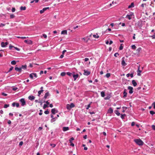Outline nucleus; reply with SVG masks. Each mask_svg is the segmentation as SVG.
I'll use <instances>...</instances> for the list:
<instances>
[{"label": "nucleus", "instance_id": "49", "mask_svg": "<svg viewBox=\"0 0 155 155\" xmlns=\"http://www.w3.org/2000/svg\"><path fill=\"white\" fill-rule=\"evenodd\" d=\"M146 5V4H142L141 5V6L142 8H144V6Z\"/></svg>", "mask_w": 155, "mask_h": 155}, {"label": "nucleus", "instance_id": "38", "mask_svg": "<svg viewBox=\"0 0 155 155\" xmlns=\"http://www.w3.org/2000/svg\"><path fill=\"white\" fill-rule=\"evenodd\" d=\"M131 48H132V49H135L136 48V46H135V45H133L132 46H131Z\"/></svg>", "mask_w": 155, "mask_h": 155}, {"label": "nucleus", "instance_id": "36", "mask_svg": "<svg viewBox=\"0 0 155 155\" xmlns=\"http://www.w3.org/2000/svg\"><path fill=\"white\" fill-rule=\"evenodd\" d=\"M110 73H107V74L105 75V76H106L107 78H109V77H110Z\"/></svg>", "mask_w": 155, "mask_h": 155}, {"label": "nucleus", "instance_id": "14", "mask_svg": "<svg viewBox=\"0 0 155 155\" xmlns=\"http://www.w3.org/2000/svg\"><path fill=\"white\" fill-rule=\"evenodd\" d=\"M35 98V97L31 95L28 97L29 99L31 101L34 100Z\"/></svg>", "mask_w": 155, "mask_h": 155}, {"label": "nucleus", "instance_id": "39", "mask_svg": "<svg viewBox=\"0 0 155 155\" xmlns=\"http://www.w3.org/2000/svg\"><path fill=\"white\" fill-rule=\"evenodd\" d=\"M71 107V108L73 107H74V104L73 103H71L70 105Z\"/></svg>", "mask_w": 155, "mask_h": 155}, {"label": "nucleus", "instance_id": "32", "mask_svg": "<svg viewBox=\"0 0 155 155\" xmlns=\"http://www.w3.org/2000/svg\"><path fill=\"white\" fill-rule=\"evenodd\" d=\"M43 91V90H41L39 91L38 92V96H39L42 93Z\"/></svg>", "mask_w": 155, "mask_h": 155}, {"label": "nucleus", "instance_id": "30", "mask_svg": "<svg viewBox=\"0 0 155 155\" xmlns=\"http://www.w3.org/2000/svg\"><path fill=\"white\" fill-rule=\"evenodd\" d=\"M66 73L65 72H62L61 74V75L62 77H64L65 76Z\"/></svg>", "mask_w": 155, "mask_h": 155}, {"label": "nucleus", "instance_id": "16", "mask_svg": "<svg viewBox=\"0 0 155 155\" xmlns=\"http://www.w3.org/2000/svg\"><path fill=\"white\" fill-rule=\"evenodd\" d=\"M51 112L53 114H55L56 112H57V110H56L55 108H53L51 110Z\"/></svg>", "mask_w": 155, "mask_h": 155}, {"label": "nucleus", "instance_id": "35", "mask_svg": "<svg viewBox=\"0 0 155 155\" xmlns=\"http://www.w3.org/2000/svg\"><path fill=\"white\" fill-rule=\"evenodd\" d=\"M93 37L94 38H98L99 37V36H98V35L96 36L95 35H93Z\"/></svg>", "mask_w": 155, "mask_h": 155}, {"label": "nucleus", "instance_id": "21", "mask_svg": "<svg viewBox=\"0 0 155 155\" xmlns=\"http://www.w3.org/2000/svg\"><path fill=\"white\" fill-rule=\"evenodd\" d=\"M132 83L133 85H134V87L136 86L137 85V83L134 80H132Z\"/></svg>", "mask_w": 155, "mask_h": 155}, {"label": "nucleus", "instance_id": "19", "mask_svg": "<svg viewBox=\"0 0 155 155\" xmlns=\"http://www.w3.org/2000/svg\"><path fill=\"white\" fill-rule=\"evenodd\" d=\"M134 6V3L133 2H132L131 3V4L128 6V8H131L133 7Z\"/></svg>", "mask_w": 155, "mask_h": 155}, {"label": "nucleus", "instance_id": "60", "mask_svg": "<svg viewBox=\"0 0 155 155\" xmlns=\"http://www.w3.org/2000/svg\"><path fill=\"white\" fill-rule=\"evenodd\" d=\"M5 26V24H3V23H1L0 25V27H1V26Z\"/></svg>", "mask_w": 155, "mask_h": 155}, {"label": "nucleus", "instance_id": "48", "mask_svg": "<svg viewBox=\"0 0 155 155\" xmlns=\"http://www.w3.org/2000/svg\"><path fill=\"white\" fill-rule=\"evenodd\" d=\"M14 46H12V45H10L9 46V48L10 50L12 49V48H14Z\"/></svg>", "mask_w": 155, "mask_h": 155}, {"label": "nucleus", "instance_id": "25", "mask_svg": "<svg viewBox=\"0 0 155 155\" xmlns=\"http://www.w3.org/2000/svg\"><path fill=\"white\" fill-rule=\"evenodd\" d=\"M101 96L102 97H104V96H105V93L104 92V91H102L101 92Z\"/></svg>", "mask_w": 155, "mask_h": 155}, {"label": "nucleus", "instance_id": "44", "mask_svg": "<svg viewBox=\"0 0 155 155\" xmlns=\"http://www.w3.org/2000/svg\"><path fill=\"white\" fill-rule=\"evenodd\" d=\"M12 89L13 90L15 91L18 89V88L17 87H14L12 88Z\"/></svg>", "mask_w": 155, "mask_h": 155}, {"label": "nucleus", "instance_id": "53", "mask_svg": "<svg viewBox=\"0 0 155 155\" xmlns=\"http://www.w3.org/2000/svg\"><path fill=\"white\" fill-rule=\"evenodd\" d=\"M135 124V123L134 122H133L131 123V125L132 126H134Z\"/></svg>", "mask_w": 155, "mask_h": 155}, {"label": "nucleus", "instance_id": "61", "mask_svg": "<svg viewBox=\"0 0 155 155\" xmlns=\"http://www.w3.org/2000/svg\"><path fill=\"white\" fill-rule=\"evenodd\" d=\"M66 52V50H64L63 51H62V54H64V53Z\"/></svg>", "mask_w": 155, "mask_h": 155}, {"label": "nucleus", "instance_id": "43", "mask_svg": "<svg viewBox=\"0 0 155 155\" xmlns=\"http://www.w3.org/2000/svg\"><path fill=\"white\" fill-rule=\"evenodd\" d=\"M9 106V104H5L4 105V107L5 108H7Z\"/></svg>", "mask_w": 155, "mask_h": 155}, {"label": "nucleus", "instance_id": "11", "mask_svg": "<svg viewBox=\"0 0 155 155\" xmlns=\"http://www.w3.org/2000/svg\"><path fill=\"white\" fill-rule=\"evenodd\" d=\"M24 42L28 44H32V42L31 40L28 41L27 40H25Z\"/></svg>", "mask_w": 155, "mask_h": 155}, {"label": "nucleus", "instance_id": "26", "mask_svg": "<svg viewBox=\"0 0 155 155\" xmlns=\"http://www.w3.org/2000/svg\"><path fill=\"white\" fill-rule=\"evenodd\" d=\"M66 108L68 110H70L71 108L70 105V104H68L67 105Z\"/></svg>", "mask_w": 155, "mask_h": 155}, {"label": "nucleus", "instance_id": "20", "mask_svg": "<svg viewBox=\"0 0 155 155\" xmlns=\"http://www.w3.org/2000/svg\"><path fill=\"white\" fill-rule=\"evenodd\" d=\"M61 34L67 35V31L66 30H65L62 31L61 32Z\"/></svg>", "mask_w": 155, "mask_h": 155}, {"label": "nucleus", "instance_id": "6", "mask_svg": "<svg viewBox=\"0 0 155 155\" xmlns=\"http://www.w3.org/2000/svg\"><path fill=\"white\" fill-rule=\"evenodd\" d=\"M49 7H46L44 8L42 10H41L40 11V13L41 14L44 12L46 10L48 9H49Z\"/></svg>", "mask_w": 155, "mask_h": 155}, {"label": "nucleus", "instance_id": "62", "mask_svg": "<svg viewBox=\"0 0 155 155\" xmlns=\"http://www.w3.org/2000/svg\"><path fill=\"white\" fill-rule=\"evenodd\" d=\"M89 60V59L87 58H85L84 59L85 61H87Z\"/></svg>", "mask_w": 155, "mask_h": 155}, {"label": "nucleus", "instance_id": "45", "mask_svg": "<svg viewBox=\"0 0 155 155\" xmlns=\"http://www.w3.org/2000/svg\"><path fill=\"white\" fill-rule=\"evenodd\" d=\"M74 140V138L73 137H72L69 140V141L70 143H72V141Z\"/></svg>", "mask_w": 155, "mask_h": 155}, {"label": "nucleus", "instance_id": "2", "mask_svg": "<svg viewBox=\"0 0 155 155\" xmlns=\"http://www.w3.org/2000/svg\"><path fill=\"white\" fill-rule=\"evenodd\" d=\"M19 101L21 103V105L22 106H24L26 105L25 101L24 98L21 99Z\"/></svg>", "mask_w": 155, "mask_h": 155}, {"label": "nucleus", "instance_id": "50", "mask_svg": "<svg viewBox=\"0 0 155 155\" xmlns=\"http://www.w3.org/2000/svg\"><path fill=\"white\" fill-rule=\"evenodd\" d=\"M43 36L45 38H47V35L45 34H43Z\"/></svg>", "mask_w": 155, "mask_h": 155}, {"label": "nucleus", "instance_id": "64", "mask_svg": "<svg viewBox=\"0 0 155 155\" xmlns=\"http://www.w3.org/2000/svg\"><path fill=\"white\" fill-rule=\"evenodd\" d=\"M153 108L154 109H155V102H154L153 104Z\"/></svg>", "mask_w": 155, "mask_h": 155}, {"label": "nucleus", "instance_id": "27", "mask_svg": "<svg viewBox=\"0 0 155 155\" xmlns=\"http://www.w3.org/2000/svg\"><path fill=\"white\" fill-rule=\"evenodd\" d=\"M17 37L18 38H21L22 39H25L27 38V37H20V36H17Z\"/></svg>", "mask_w": 155, "mask_h": 155}, {"label": "nucleus", "instance_id": "24", "mask_svg": "<svg viewBox=\"0 0 155 155\" xmlns=\"http://www.w3.org/2000/svg\"><path fill=\"white\" fill-rule=\"evenodd\" d=\"M49 95V93L48 92H47L46 93V94H45V95L44 96V98L45 99H46L47 98V97Z\"/></svg>", "mask_w": 155, "mask_h": 155}, {"label": "nucleus", "instance_id": "31", "mask_svg": "<svg viewBox=\"0 0 155 155\" xmlns=\"http://www.w3.org/2000/svg\"><path fill=\"white\" fill-rule=\"evenodd\" d=\"M115 113H116V114L118 116H119L120 115V113L117 110H116L115 111Z\"/></svg>", "mask_w": 155, "mask_h": 155}, {"label": "nucleus", "instance_id": "34", "mask_svg": "<svg viewBox=\"0 0 155 155\" xmlns=\"http://www.w3.org/2000/svg\"><path fill=\"white\" fill-rule=\"evenodd\" d=\"M122 45H123L122 44H121L120 45V47L119 48V50H122L123 49V47L122 46Z\"/></svg>", "mask_w": 155, "mask_h": 155}, {"label": "nucleus", "instance_id": "18", "mask_svg": "<svg viewBox=\"0 0 155 155\" xmlns=\"http://www.w3.org/2000/svg\"><path fill=\"white\" fill-rule=\"evenodd\" d=\"M69 129L68 127H64L63 128V130L64 131H66Z\"/></svg>", "mask_w": 155, "mask_h": 155}, {"label": "nucleus", "instance_id": "54", "mask_svg": "<svg viewBox=\"0 0 155 155\" xmlns=\"http://www.w3.org/2000/svg\"><path fill=\"white\" fill-rule=\"evenodd\" d=\"M13 68L12 67L11 68H10L8 71V72H10L13 69Z\"/></svg>", "mask_w": 155, "mask_h": 155}, {"label": "nucleus", "instance_id": "22", "mask_svg": "<svg viewBox=\"0 0 155 155\" xmlns=\"http://www.w3.org/2000/svg\"><path fill=\"white\" fill-rule=\"evenodd\" d=\"M26 7L25 6H21L20 8V9L21 10H26Z\"/></svg>", "mask_w": 155, "mask_h": 155}, {"label": "nucleus", "instance_id": "52", "mask_svg": "<svg viewBox=\"0 0 155 155\" xmlns=\"http://www.w3.org/2000/svg\"><path fill=\"white\" fill-rule=\"evenodd\" d=\"M23 141H21V142H20L19 143V145L20 146H22L23 145Z\"/></svg>", "mask_w": 155, "mask_h": 155}, {"label": "nucleus", "instance_id": "13", "mask_svg": "<svg viewBox=\"0 0 155 155\" xmlns=\"http://www.w3.org/2000/svg\"><path fill=\"white\" fill-rule=\"evenodd\" d=\"M113 112V109L110 107L108 110L107 111V113L110 114H112Z\"/></svg>", "mask_w": 155, "mask_h": 155}, {"label": "nucleus", "instance_id": "23", "mask_svg": "<svg viewBox=\"0 0 155 155\" xmlns=\"http://www.w3.org/2000/svg\"><path fill=\"white\" fill-rule=\"evenodd\" d=\"M27 68V65H22L21 67V69H25L26 68Z\"/></svg>", "mask_w": 155, "mask_h": 155}, {"label": "nucleus", "instance_id": "41", "mask_svg": "<svg viewBox=\"0 0 155 155\" xmlns=\"http://www.w3.org/2000/svg\"><path fill=\"white\" fill-rule=\"evenodd\" d=\"M51 146H52L53 147H54L56 146V145L54 144H50Z\"/></svg>", "mask_w": 155, "mask_h": 155}, {"label": "nucleus", "instance_id": "40", "mask_svg": "<svg viewBox=\"0 0 155 155\" xmlns=\"http://www.w3.org/2000/svg\"><path fill=\"white\" fill-rule=\"evenodd\" d=\"M48 107V106L47 105L45 104L44 105L43 108V109H45L46 107Z\"/></svg>", "mask_w": 155, "mask_h": 155}, {"label": "nucleus", "instance_id": "9", "mask_svg": "<svg viewBox=\"0 0 155 155\" xmlns=\"http://www.w3.org/2000/svg\"><path fill=\"white\" fill-rule=\"evenodd\" d=\"M137 75L138 76H140V73L141 72V71L140 70V66H138V69L137 71Z\"/></svg>", "mask_w": 155, "mask_h": 155}, {"label": "nucleus", "instance_id": "33", "mask_svg": "<svg viewBox=\"0 0 155 155\" xmlns=\"http://www.w3.org/2000/svg\"><path fill=\"white\" fill-rule=\"evenodd\" d=\"M78 74H75L74 73L73 78H78Z\"/></svg>", "mask_w": 155, "mask_h": 155}, {"label": "nucleus", "instance_id": "51", "mask_svg": "<svg viewBox=\"0 0 155 155\" xmlns=\"http://www.w3.org/2000/svg\"><path fill=\"white\" fill-rule=\"evenodd\" d=\"M119 55V54L118 53H115L114 54V56L115 57H117V55Z\"/></svg>", "mask_w": 155, "mask_h": 155}, {"label": "nucleus", "instance_id": "57", "mask_svg": "<svg viewBox=\"0 0 155 155\" xmlns=\"http://www.w3.org/2000/svg\"><path fill=\"white\" fill-rule=\"evenodd\" d=\"M14 48L17 51H19L20 50V49L17 47H14Z\"/></svg>", "mask_w": 155, "mask_h": 155}, {"label": "nucleus", "instance_id": "10", "mask_svg": "<svg viewBox=\"0 0 155 155\" xmlns=\"http://www.w3.org/2000/svg\"><path fill=\"white\" fill-rule=\"evenodd\" d=\"M15 70L17 71H18L19 72H21V67L19 68L18 67H15Z\"/></svg>", "mask_w": 155, "mask_h": 155}, {"label": "nucleus", "instance_id": "1", "mask_svg": "<svg viewBox=\"0 0 155 155\" xmlns=\"http://www.w3.org/2000/svg\"><path fill=\"white\" fill-rule=\"evenodd\" d=\"M134 141L139 146L142 145L143 144V141L140 139H134Z\"/></svg>", "mask_w": 155, "mask_h": 155}, {"label": "nucleus", "instance_id": "8", "mask_svg": "<svg viewBox=\"0 0 155 155\" xmlns=\"http://www.w3.org/2000/svg\"><path fill=\"white\" fill-rule=\"evenodd\" d=\"M8 44V42H5L4 43V42H2L1 43V46L2 47H5Z\"/></svg>", "mask_w": 155, "mask_h": 155}, {"label": "nucleus", "instance_id": "4", "mask_svg": "<svg viewBox=\"0 0 155 155\" xmlns=\"http://www.w3.org/2000/svg\"><path fill=\"white\" fill-rule=\"evenodd\" d=\"M84 74L85 75H89L91 73L90 71L87 70H84Z\"/></svg>", "mask_w": 155, "mask_h": 155}, {"label": "nucleus", "instance_id": "63", "mask_svg": "<svg viewBox=\"0 0 155 155\" xmlns=\"http://www.w3.org/2000/svg\"><path fill=\"white\" fill-rule=\"evenodd\" d=\"M151 37L153 38H155V33Z\"/></svg>", "mask_w": 155, "mask_h": 155}, {"label": "nucleus", "instance_id": "42", "mask_svg": "<svg viewBox=\"0 0 155 155\" xmlns=\"http://www.w3.org/2000/svg\"><path fill=\"white\" fill-rule=\"evenodd\" d=\"M150 114H152V115H153V114H154L155 113V112L153 111H150Z\"/></svg>", "mask_w": 155, "mask_h": 155}, {"label": "nucleus", "instance_id": "17", "mask_svg": "<svg viewBox=\"0 0 155 155\" xmlns=\"http://www.w3.org/2000/svg\"><path fill=\"white\" fill-rule=\"evenodd\" d=\"M132 14L130 15H127L126 16V18H128L129 20H130L131 19V17L132 16Z\"/></svg>", "mask_w": 155, "mask_h": 155}, {"label": "nucleus", "instance_id": "46", "mask_svg": "<svg viewBox=\"0 0 155 155\" xmlns=\"http://www.w3.org/2000/svg\"><path fill=\"white\" fill-rule=\"evenodd\" d=\"M125 116V114H121V117L122 118V119H124V116Z\"/></svg>", "mask_w": 155, "mask_h": 155}, {"label": "nucleus", "instance_id": "7", "mask_svg": "<svg viewBox=\"0 0 155 155\" xmlns=\"http://www.w3.org/2000/svg\"><path fill=\"white\" fill-rule=\"evenodd\" d=\"M30 78H33V77H37V74L36 73H32L29 75Z\"/></svg>", "mask_w": 155, "mask_h": 155}, {"label": "nucleus", "instance_id": "56", "mask_svg": "<svg viewBox=\"0 0 155 155\" xmlns=\"http://www.w3.org/2000/svg\"><path fill=\"white\" fill-rule=\"evenodd\" d=\"M2 94L3 95V96H7V94L5 93H2Z\"/></svg>", "mask_w": 155, "mask_h": 155}, {"label": "nucleus", "instance_id": "12", "mask_svg": "<svg viewBox=\"0 0 155 155\" xmlns=\"http://www.w3.org/2000/svg\"><path fill=\"white\" fill-rule=\"evenodd\" d=\"M67 74L69 77H73L74 72L70 73V72H68L67 73Z\"/></svg>", "mask_w": 155, "mask_h": 155}, {"label": "nucleus", "instance_id": "55", "mask_svg": "<svg viewBox=\"0 0 155 155\" xmlns=\"http://www.w3.org/2000/svg\"><path fill=\"white\" fill-rule=\"evenodd\" d=\"M15 105L17 107H18L19 106V104L18 103H15Z\"/></svg>", "mask_w": 155, "mask_h": 155}, {"label": "nucleus", "instance_id": "15", "mask_svg": "<svg viewBox=\"0 0 155 155\" xmlns=\"http://www.w3.org/2000/svg\"><path fill=\"white\" fill-rule=\"evenodd\" d=\"M127 90L126 89H124V97H127Z\"/></svg>", "mask_w": 155, "mask_h": 155}, {"label": "nucleus", "instance_id": "28", "mask_svg": "<svg viewBox=\"0 0 155 155\" xmlns=\"http://www.w3.org/2000/svg\"><path fill=\"white\" fill-rule=\"evenodd\" d=\"M57 117H54V118H52L51 120V122H53L55 121L56 119H57Z\"/></svg>", "mask_w": 155, "mask_h": 155}, {"label": "nucleus", "instance_id": "5", "mask_svg": "<svg viewBox=\"0 0 155 155\" xmlns=\"http://www.w3.org/2000/svg\"><path fill=\"white\" fill-rule=\"evenodd\" d=\"M128 90H129V93L130 94H131L133 93V88L132 87L130 86H129L128 87Z\"/></svg>", "mask_w": 155, "mask_h": 155}, {"label": "nucleus", "instance_id": "3", "mask_svg": "<svg viewBox=\"0 0 155 155\" xmlns=\"http://www.w3.org/2000/svg\"><path fill=\"white\" fill-rule=\"evenodd\" d=\"M125 58L124 57H123L122 59L121 64L123 66H125L127 65V64L125 62Z\"/></svg>", "mask_w": 155, "mask_h": 155}, {"label": "nucleus", "instance_id": "59", "mask_svg": "<svg viewBox=\"0 0 155 155\" xmlns=\"http://www.w3.org/2000/svg\"><path fill=\"white\" fill-rule=\"evenodd\" d=\"M15 8H13L12 9V12H14L15 11Z\"/></svg>", "mask_w": 155, "mask_h": 155}, {"label": "nucleus", "instance_id": "29", "mask_svg": "<svg viewBox=\"0 0 155 155\" xmlns=\"http://www.w3.org/2000/svg\"><path fill=\"white\" fill-rule=\"evenodd\" d=\"M16 63V62L15 61H12L11 62V64L12 65H15Z\"/></svg>", "mask_w": 155, "mask_h": 155}, {"label": "nucleus", "instance_id": "37", "mask_svg": "<svg viewBox=\"0 0 155 155\" xmlns=\"http://www.w3.org/2000/svg\"><path fill=\"white\" fill-rule=\"evenodd\" d=\"M15 17V15L13 14H11L10 15V18H13Z\"/></svg>", "mask_w": 155, "mask_h": 155}, {"label": "nucleus", "instance_id": "58", "mask_svg": "<svg viewBox=\"0 0 155 155\" xmlns=\"http://www.w3.org/2000/svg\"><path fill=\"white\" fill-rule=\"evenodd\" d=\"M152 128L153 129L155 130V125H152Z\"/></svg>", "mask_w": 155, "mask_h": 155}, {"label": "nucleus", "instance_id": "47", "mask_svg": "<svg viewBox=\"0 0 155 155\" xmlns=\"http://www.w3.org/2000/svg\"><path fill=\"white\" fill-rule=\"evenodd\" d=\"M49 112L48 110H46L44 112V113L45 114H48L49 113Z\"/></svg>", "mask_w": 155, "mask_h": 155}]
</instances>
